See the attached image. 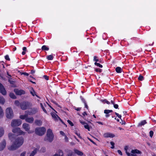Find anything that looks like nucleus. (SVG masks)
I'll use <instances>...</instances> for the list:
<instances>
[{
  "label": "nucleus",
  "mask_w": 156,
  "mask_h": 156,
  "mask_svg": "<svg viewBox=\"0 0 156 156\" xmlns=\"http://www.w3.org/2000/svg\"><path fill=\"white\" fill-rule=\"evenodd\" d=\"M75 134L77 136H78V137H79V138H80V139H82V137L80 136V134L79 133H77V130H78V129H77V128H75Z\"/></svg>",
  "instance_id": "39"
},
{
  "label": "nucleus",
  "mask_w": 156,
  "mask_h": 156,
  "mask_svg": "<svg viewBox=\"0 0 156 156\" xmlns=\"http://www.w3.org/2000/svg\"><path fill=\"white\" fill-rule=\"evenodd\" d=\"M26 122L30 123H32L34 121V119L33 117H27L26 119Z\"/></svg>",
  "instance_id": "16"
},
{
  "label": "nucleus",
  "mask_w": 156,
  "mask_h": 156,
  "mask_svg": "<svg viewBox=\"0 0 156 156\" xmlns=\"http://www.w3.org/2000/svg\"><path fill=\"white\" fill-rule=\"evenodd\" d=\"M6 145V141L5 139H3L2 141L0 143V151L3 150L5 147Z\"/></svg>",
  "instance_id": "12"
},
{
  "label": "nucleus",
  "mask_w": 156,
  "mask_h": 156,
  "mask_svg": "<svg viewBox=\"0 0 156 156\" xmlns=\"http://www.w3.org/2000/svg\"><path fill=\"white\" fill-rule=\"evenodd\" d=\"M35 92L33 87H31V90L30 91V93L33 96H34L35 94Z\"/></svg>",
  "instance_id": "31"
},
{
  "label": "nucleus",
  "mask_w": 156,
  "mask_h": 156,
  "mask_svg": "<svg viewBox=\"0 0 156 156\" xmlns=\"http://www.w3.org/2000/svg\"><path fill=\"white\" fill-rule=\"evenodd\" d=\"M22 127L26 131H27L28 133H30L31 132L30 131V125L27 123H24L23 124Z\"/></svg>",
  "instance_id": "8"
},
{
  "label": "nucleus",
  "mask_w": 156,
  "mask_h": 156,
  "mask_svg": "<svg viewBox=\"0 0 156 156\" xmlns=\"http://www.w3.org/2000/svg\"><path fill=\"white\" fill-rule=\"evenodd\" d=\"M9 97L12 99H16V95L12 93H10L9 94Z\"/></svg>",
  "instance_id": "29"
},
{
  "label": "nucleus",
  "mask_w": 156,
  "mask_h": 156,
  "mask_svg": "<svg viewBox=\"0 0 156 156\" xmlns=\"http://www.w3.org/2000/svg\"><path fill=\"white\" fill-rule=\"evenodd\" d=\"M3 115V112L1 107L0 106V117H2Z\"/></svg>",
  "instance_id": "44"
},
{
  "label": "nucleus",
  "mask_w": 156,
  "mask_h": 156,
  "mask_svg": "<svg viewBox=\"0 0 156 156\" xmlns=\"http://www.w3.org/2000/svg\"><path fill=\"white\" fill-rule=\"evenodd\" d=\"M88 139L93 144H95L96 145V143H95L94 142L93 140H92L91 139H90V138H88Z\"/></svg>",
  "instance_id": "59"
},
{
  "label": "nucleus",
  "mask_w": 156,
  "mask_h": 156,
  "mask_svg": "<svg viewBox=\"0 0 156 156\" xmlns=\"http://www.w3.org/2000/svg\"><path fill=\"white\" fill-rule=\"evenodd\" d=\"M115 109H117L118 108L119 105L118 104H114L113 105Z\"/></svg>",
  "instance_id": "54"
},
{
  "label": "nucleus",
  "mask_w": 156,
  "mask_h": 156,
  "mask_svg": "<svg viewBox=\"0 0 156 156\" xmlns=\"http://www.w3.org/2000/svg\"><path fill=\"white\" fill-rule=\"evenodd\" d=\"M80 98L83 103H86L85 100L84 99V98L82 96H80Z\"/></svg>",
  "instance_id": "50"
},
{
  "label": "nucleus",
  "mask_w": 156,
  "mask_h": 156,
  "mask_svg": "<svg viewBox=\"0 0 156 156\" xmlns=\"http://www.w3.org/2000/svg\"><path fill=\"white\" fill-rule=\"evenodd\" d=\"M115 115L118 117L122 121V122H120V123L122 124V125L124 124L125 125L126 124V122L125 121H123L121 119L122 116L120 115H119L118 113H117L116 112H115Z\"/></svg>",
  "instance_id": "21"
},
{
  "label": "nucleus",
  "mask_w": 156,
  "mask_h": 156,
  "mask_svg": "<svg viewBox=\"0 0 156 156\" xmlns=\"http://www.w3.org/2000/svg\"><path fill=\"white\" fill-rule=\"evenodd\" d=\"M14 104L17 107H20V103L18 100H16L14 102Z\"/></svg>",
  "instance_id": "35"
},
{
  "label": "nucleus",
  "mask_w": 156,
  "mask_h": 156,
  "mask_svg": "<svg viewBox=\"0 0 156 156\" xmlns=\"http://www.w3.org/2000/svg\"><path fill=\"white\" fill-rule=\"evenodd\" d=\"M81 64V62L80 61L78 62V60H76L74 63V67H75V68H77V67L80 66Z\"/></svg>",
  "instance_id": "19"
},
{
  "label": "nucleus",
  "mask_w": 156,
  "mask_h": 156,
  "mask_svg": "<svg viewBox=\"0 0 156 156\" xmlns=\"http://www.w3.org/2000/svg\"><path fill=\"white\" fill-rule=\"evenodd\" d=\"M111 145L112 146L111 147V148L112 149H113L114 148V145L115 143L114 142L112 141H111L110 143Z\"/></svg>",
  "instance_id": "48"
},
{
  "label": "nucleus",
  "mask_w": 156,
  "mask_h": 156,
  "mask_svg": "<svg viewBox=\"0 0 156 156\" xmlns=\"http://www.w3.org/2000/svg\"><path fill=\"white\" fill-rule=\"evenodd\" d=\"M84 127L85 129H87L88 131H90V128L89 125L87 123L86 125H84Z\"/></svg>",
  "instance_id": "45"
},
{
  "label": "nucleus",
  "mask_w": 156,
  "mask_h": 156,
  "mask_svg": "<svg viewBox=\"0 0 156 156\" xmlns=\"http://www.w3.org/2000/svg\"><path fill=\"white\" fill-rule=\"evenodd\" d=\"M116 72L118 73H120L122 72V69L120 67H117L115 68Z\"/></svg>",
  "instance_id": "25"
},
{
  "label": "nucleus",
  "mask_w": 156,
  "mask_h": 156,
  "mask_svg": "<svg viewBox=\"0 0 156 156\" xmlns=\"http://www.w3.org/2000/svg\"><path fill=\"white\" fill-rule=\"evenodd\" d=\"M22 121L20 119L12 120L11 123V125L12 127L18 126L22 123Z\"/></svg>",
  "instance_id": "7"
},
{
  "label": "nucleus",
  "mask_w": 156,
  "mask_h": 156,
  "mask_svg": "<svg viewBox=\"0 0 156 156\" xmlns=\"http://www.w3.org/2000/svg\"><path fill=\"white\" fill-rule=\"evenodd\" d=\"M12 132L18 135H24L25 133V132L21 130L20 128L18 127H16L14 128L12 130Z\"/></svg>",
  "instance_id": "6"
},
{
  "label": "nucleus",
  "mask_w": 156,
  "mask_h": 156,
  "mask_svg": "<svg viewBox=\"0 0 156 156\" xmlns=\"http://www.w3.org/2000/svg\"><path fill=\"white\" fill-rule=\"evenodd\" d=\"M6 117L8 119H11L13 116V111L11 108H8L6 110Z\"/></svg>",
  "instance_id": "5"
},
{
  "label": "nucleus",
  "mask_w": 156,
  "mask_h": 156,
  "mask_svg": "<svg viewBox=\"0 0 156 156\" xmlns=\"http://www.w3.org/2000/svg\"><path fill=\"white\" fill-rule=\"evenodd\" d=\"M14 91L16 94L18 95H21L25 94V92L23 90H19L18 89H14Z\"/></svg>",
  "instance_id": "10"
},
{
  "label": "nucleus",
  "mask_w": 156,
  "mask_h": 156,
  "mask_svg": "<svg viewBox=\"0 0 156 156\" xmlns=\"http://www.w3.org/2000/svg\"><path fill=\"white\" fill-rule=\"evenodd\" d=\"M40 105H41V107L43 110V111L45 113H46L47 114V111L46 110V109H45V108H44V107L43 104H42V103H40Z\"/></svg>",
  "instance_id": "38"
},
{
  "label": "nucleus",
  "mask_w": 156,
  "mask_h": 156,
  "mask_svg": "<svg viewBox=\"0 0 156 156\" xmlns=\"http://www.w3.org/2000/svg\"><path fill=\"white\" fill-rule=\"evenodd\" d=\"M95 71L96 72L101 73L102 71V69L99 68H96L95 69Z\"/></svg>",
  "instance_id": "46"
},
{
  "label": "nucleus",
  "mask_w": 156,
  "mask_h": 156,
  "mask_svg": "<svg viewBox=\"0 0 156 156\" xmlns=\"http://www.w3.org/2000/svg\"><path fill=\"white\" fill-rule=\"evenodd\" d=\"M94 65L97 66L99 67L100 68H102L103 67V66L100 64L99 63L97 62H95L94 63Z\"/></svg>",
  "instance_id": "41"
},
{
  "label": "nucleus",
  "mask_w": 156,
  "mask_h": 156,
  "mask_svg": "<svg viewBox=\"0 0 156 156\" xmlns=\"http://www.w3.org/2000/svg\"><path fill=\"white\" fill-rule=\"evenodd\" d=\"M58 152L59 154V156H64L63 152L62 150L59 149L58 151Z\"/></svg>",
  "instance_id": "36"
},
{
  "label": "nucleus",
  "mask_w": 156,
  "mask_h": 156,
  "mask_svg": "<svg viewBox=\"0 0 156 156\" xmlns=\"http://www.w3.org/2000/svg\"><path fill=\"white\" fill-rule=\"evenodd\" d=\"M80 122L82 125H84H84H86L87 123L85 122L81 121V120H80Z\"/></svg>",
  "instance_id": "56"
},
{
  "label": "nucleus",
  "mask_w": 156,
  "mask_h": 156,
  "mask_svg": "<svg viewBox=\"0 0 156 156\" xmlns=\"http://www.w3.org/2000/svg\"><path fill=\"white\" fill-rule=\"evenodd\" d=\"M8 136L9 139L12 141L15 138V135L12 133H9L8 134Z\"/></svg>",
  "instance_id": "20"
},
{
  "label": "nucleus",
  "mask_w": 156,
  "mask_h": 156,
  "mask_svg": "<svg viewBox=\"0 0 156 156\" xmlns=\"http://www.w3.org/2000/svg\"><path fill=\"white\" fill-rule=\"evenodd\" d=\"M41 49L42 50L48 51L49 50V48L46 45H44L42 47Z\"/></svg>",
  "instance_id": "30"
},
{
  "label": "nucleus",
  "mask_w": 156,
  "mask_h": 156,
  "mask_svg": "<svg viewBox=\"0 0 156 156\" xmlns=\"http://www.w3.org/2000/svg\"><path fill=\"white\" fill-rule=\"evenodd\" d=\"M68 122L70 124L71 126H73L74 125L73 123L70 120H67Z\"/></svg>",
  "instance_id": "49"
},
{
  "label": "nucleus",
  "mask_w": 156,
  "mask_h": 156,
  "mask_svg": "<svg viewBox=\"0 0 156 156\" xmlns=\"http://www.w3.org/2000/svg\"><path fill=\"white\" fill-rule=\"evenodd\" d=\"M60 134L62 135V136H65L66 135L64 132L62 131H60Z\"/></svg>",
  "instance_id": "57"
},
{
  "label": "nucleus",
  "mask_w": 156,
  "mask_h": 156,
  "mask_svg": "<svg viewBox=\"0 0 156 156\" xmlns=\"http://www.w3.org/2000/svg\"><path fill=\"white\" fill-rule=\"evenodd\" d=\"M98 57L96 56H94V57L93 61H95V62H97L99 61Z\"/></svg>",
  "instance_id": "40"
},
{
  "label": "nucleus",
  "mask_w": 156,
  "mask_h": 156,
  "mask_svg": "<svg viewBox=\"0 0 156 156\" xmlns=\"http://www.w3.org/2000/svg\"><path fill=\"white\" fill-rule=\"evenodd\" d=\"M38 150L37 148H35L34 150L30 153V156H34Z\"/></svg>",
  "instance_id": "27"
},
{
  "label": "nucleus",
  "mask_w": 156,
  "mask_h": 156,
  "mask_svg": "<svg viewBox=\"0 0 156 156\" xmlns=\"http://www.w3.org/2000/svg\"><path fill=\"white\" fill-rule=\"evenodd\" d=\"M4 133V129L2 128H0V137H1L3 135Z\"/></svg>",
  "instance_id": "32"
},
{
  "label": "nucleus",
  "mask_w": 156,
  "mask_h": 156,
  "mask_svg": "<svg viewBox=\"0 0 156 156\" xmlns=\"http://www.w3.org/2000/svg\"><path fill=\"white\" fill-rule=\"evenodd\" d=\"M35 72V71L34 70H31L30 73L32 74H33Z\"/></svg>",
  "instance_id": "63"
},
{
  "label": "nucleus",
  "mask_w": 156,
  "mask_h": 156,
  "mask_svg": "<svg viewBox=\"0 0 156 156\" xmlns=\"http://www.w3.org/2000/svg\"><path fill=\"white\" fill-rule=\"evenodd\" d=\"M46 131V129L44 127H37L35 129V134L39 136H41L44 135Z\"/></svg>",
  "instance_id": "3"
},
{
  "label": "nucleus",
  "mask_w": 156,
  "mask_h": 156,
  "mask_svg": "<svg viewBox=\"0 0 156 156\" xmlns=\"http://www.w3.org/2000/svg\"><path fill=\"white\" fill-rule=\"evenodd\" d=\"M117 152L119 154L121 155H122V151L120 150H118Z\"/></svg>",
  "instance_id": "61"
},
{
  "label": "nucleus",
  "mask_w": 156,
  "mask_h": 156,
  "mask_svg": "<svg viewBox=\"0 0 156 156\" xmlns=\"http://www.w3.org/2000/svg\"><path fill=\"white\" fill-rule=\"evenodd\" d=\"M153 134H154V132L152 131L151 130L150 131V132H149L150 136L151 137H152V136H153Z\"/></svg>",
  "instance_id": "52"
},
{
  "label": "nucleus",
  "mask_w": 156,
  "mask_h": 156,
  "mask_svg": "<svg viewBox=\"0 0 156 156\" xmlns=\"http://www.w3.org/2000/svg\"><path fill=\"white\" fill-rule=\"evenodd\" d=\"M74 151L76 154L82 156L83 154V152L78 150L77 149H74Z\"/></svg>",
  "instance_id": "22"
},
{
  "label": "nucleus",
  "mask_w": 156,
  "mask_h": 156,
  "mask_svg": "<svg viewBox=\"0 0 156 156\" xmlns=\"http://www.w3.org/2000/svg\"><path fill=\"white\" fill-rule=\"evenodd\" d=\"M147 122L145 120H144L141 121L140 122L138 125V126H142L144 125L145 124H146Z\"/></svg>",
  "instance_id": "28"
},
{
  "label": "nucleus",
  "mask_w": 156,
  "mask_h": 156,
  "mask_svg": "<svg viewBox=\"0 0 156 156\" xmlns=\"http://www.w3.org/2000/svg\"><path fill=\"white\" fill-rule=\"evenodd\" d=\"M26 153V152L25 151H24V152H23L21 154L20 156H25Z\"/></svg>",
  "instance_id": "62"
},
{
  "label": "nucleus",
  "mask_w": 156,
  "mask_h": 156,
  "mask_svg": "<svg viewBox=\"0 0 156 156\" xmlns=\"http://www.w3.org/2000/svg\"><path fill=\"white\" fill-rule=\"evenodd\" d=\"M43 77L44 79H45L46 80H48L49 79V77L47 75H44L43 76Z\"/></svg>",
  "instance_id": "55"
},
{
  "label": "nucleus",
  "mask_w": 156,
  "mask_h": 156,
  "mask_svg": "<svg viewBox=\"0 0 156 156\" xmlns=\"http://www.w3.org/2000/svg\"><path fill=\"white\" fill-rule=\"evenodd\" d=\"M38 111L37 108H33L30 111H28V114L29 115H31L36 113Z\"/></svg>",
  "instance_id": "11"
},
{
  "label": "nucleus",
  "mask_w": 156,
  "mask_h": 156,
  "mask_svg": "<svg viewBox=\"0 0 156 156\" xmlns=\"http://www.w3.org/2000/svg\"><path fill=\"white\" fill-rule=\"evenodd\" d=\"M46 58L48 60H51L53 59V56L52 55H50L47 56Z\"/></svg>",
  "instance_id": "34"
},
{
  "label": "nucleus",
  "mask_w": 156,
  "mask_h": 156,
  "mask_svg": "<svg viewBox=\"0 0 156 156\" xmlns=\"http://www.w3.org/2000/svg\"><path fill=\"white\" fill-rule=\"evenodd\" d=\"M5 102L4 98L2 96H0V104L3 105Z\"/></svg>",
  "instance_id": "26"
},
{
  "label": "nucleus",
  "mask_w": 156,
  "mask_h": 156,
  "mask_svg": "<svg viewBox=\"0 0 156 156\" xmlns=\"http://www.w3.org/2000/svg\"><path fill=\"white\" fill-rule=\"evenodd\" d=\"M28 114H25L24 115H21L20 116V118L22 120L25 119L26 121V119L27 117L28 116Z\"/></svg>",
  "instance_id": "24"
},
{
  "label": "nucleus",
  "mask_w": 156,
  "mask_h": 156,
  "mask_svg": "<svg viewBox=\"0 0 156 156\" xmlns=\"http://www.w3.org/2000/svg\"><path fill=\"white\" fill-rule=\"evenodd\" d=\"M8 80V82L11 84H13L14 82L13 81L11 80L12 79V77H7Z\"/></svg>",
  "instance_id": "33"
},
{
  "label": "nucleus",
  "mask_w": 156,
  "mask_h": 156,
  "mask_svg": "<svg viewBox=\"0 0 156 156\" xmlns=\"http://www.w3.org/2000/svg\"><path fill=\"white\" fill-rule=\"evenodd\" d=\"M51 115L52 117L55 120H56L57 119L56 116L58 117L62 121V120L60 119V118L59 117V116L56 114L55 113L51 112Z\"/></svg>",
  "instance_id": "23"
},
{
  "label": "nucleus",
  "mask_w": 156,
  "mask_h": 156,
  "mask_svg": "<svg viewBox=\"0 0 156 156\" xmlns=\"http://www.w3.org/2000/svg\"><path fill=\"white\" fill-rule=\"evenodd\" d=\"M101 101L104 104L106 103L108 105L110 104V102L108 101H107L106 99H105L103 100H101Z\"/></svg>",
  "instance_id": "37"
},
{
  "label": "nucleus",
  "mask_w": 156,
  "mask_h": 156,
  "mask_svg": "<svg viewBox=\"0 0 156 156\" xmlns=\"http://www.w3.org/2000/svg\"><path fill=\"white\" fill-rule=\"evenodd\" d=\"M103 136L105 138H108L109 137L113 138L115 136V135L113 133H105L103 134Z\"/></svg>",
  "instance_id": "13"
},
{
  "label": "nucleus",
  "mask_w": 156,
  "mask_h": 156,
  "mask_svg": "<svg viewBox=\"0 0 156 156\" xmlns=\"http://www.w3.org/2000/svg\"><path fill=\"white\" fill-rule=\"evenodd\" d=\"M24 142V138L22 136H19L15 139L12 144L8 147L10 151L14 150L21 146Z\"/></svg>",
  "instance_id": "1"
},
{
  "label": "nucleus",
  "mask_w": 156,
  "mask_h": 156,
  "mask_svg": "<svg viewBox=\"0 0 156 156\" xmlns=\"http://www.w3.org/2000/svg\"><path fill=\"white\" fill-rule=\"evenodd\" d=\"M23 51L22 52V55H25L26 53L25 52L27 51V48L25 47H24L23 48Z\"/></svg>",
  "instance_id": "43"
},
{
  "label": "nucleus",
  "mask_w": 156,
  "mask_h": 156,
  "mask_svg": "<svg viewBox=\"0 0 156 156\" xmlns=\"http://www.w3.org/2000/svg\"><path fill=\"white\" fill-rule=\"evenodd\" d=\"M75 110H76L77 111H80L81 109V108H76L75 107L74 108Z\"/></svg>",
  "instance_id": "60"
},
{
  "label": "nucleus",
  "mask_w": 156,
  "mask_h": 156,
  "mask_svg": "<svg viewBox=\"0 0 156 156\" xmlns=\"http://www.w3.org/2000/svg\"><path fill=\"white\" fill-rule=\"evenodd\" d=\"M46 151L45 148L44 147H42L41 149V151L42 152H44Z\"/></svg>",
  "instance_id": "51"
},
{
  "label": "nucleus",
  "mask_w": 156,
  "mask_h": 156,
  "mask_svg": "<svg viewBox=\"0 0 156 156\" xmlns=\"http://www.w3.org/2000/svg\"><path fill=\"white\" fill-rule=\"evenodd\" d=\"M82 115H83V116H82V117L85 121H87L88 122H90L89 121H88V119L86 117V116L88 117V116L89 115V114H87L86 112H84L83 113Z\"/></svg>",
  "instance_id": "17"
},
{
  "label": "nucleus",
  "mask_w": 156,
  "mask_h": 156,
  "mask_svg": "<svg viewBox=\"0 0 156 156\" xmlns=\"http://www.w3.org/2000/svg\"><path fill=\"white\" fill-rule=\"evenodd\" d=\"M0 93L3 95L6 94V90L3 85L0 83Z\"/></svg>",
  "instance_id": "9"
},
{
  "label": "nucleus",
  "mask_w": 156,
  "mask_h": 156,
  "mask_svg": "<svg viewBox=\"0 0 156 156\" xmlns=\"http://www.w3.org/2000/svg\"><path fill=\"white\" fill-rule=\"evenodd\" d=\"M5 60L8 61H10V59L9 58V56L8 55H6L5 56Z\"/></svg>",
  "instance_id": "47"
},
{
  "label": "nucleus",
  "mask_w": 156,
  "mask_h": 156,
  "mask_svg": "<svg viewBox=\"0 0 156 156\" xmlns=\"http://www.w3.org/2000/svg\"><path fill=\"white\" fill-rule=\"evenodd\" d=\"M54 136L52 130L50 129L47 130L46 137L44 138V140L45 141H48L49 142H51L53 140Z\"/></svg>",
  "instance_id": "2"
},
{
  "label": "nucleus",
  "mask_w": 156,
  "mask_h": 156,
  "mask_svg": "<svg viewBox=\"0 0 156 156\" xmlns=\"http://www.w3.org/2000/svg\"><path fill=\"white\" fill-rule=\"evenodd\" d=\"M131 152L132 154H131V156H136V155L135 154H141V152L140 151L137 149L132 150Z\"/></svg>",
  "instance_id": "14"
},
{
  "label": "nucleus",
  "mask_w": 156,
  "mask_h": 156,
  "mask_svg": "<svg viewBox=\"0 0 156 156\" xmlns=\"http://www.w3.org/2000/svg\"><path fill=\"white\" fill-rule=\"evenodd\" d=\"M113 111L112 110H107L106 109L104 110V113L105 114V116L106 118H108L110 115V113L112 112Z\"/></svg>",
  "instance_id": "15"
},
{
  "label": "nucleus",
  "mask_w": 156,
  "mask_h": 156,
  "mask_svg": "<svg viewBox=\"0 0 156 156\" xmlns=\"http://www.w3.org/2000/svg\"><path fill=\"white\" fill-rule=\"evenodd\" d=\"M30 103L27 101H23L20 102V108L22 110H25L29 108Z\"/></svg>",
  "instance_id": "4"
},
{
  "label": "nucleus",
  "mask_w": 156,
  "mask_h": 156,
  "mask_svg": "<svg viewBox=\"0 0 156 156\" xmlns=\"http://www.w3.org/2000/svg\"><path fill=\"white\" fill-rule=\"evenodd\" d=\"M84 104L85 107V108H87V109H88V105H87L86 102L85 103H84Z\"/></svg>",
  "instance_id": "64"
},
{
  "label": "nucleus",
  "mask_w": 156,
  "mask_h": 156,
  "mask_svg": "<svg viewBox=\"0 0 156 156\" xmlns=\"http://www.w3.org/2000/svg\"><path fill=\"white\" fill-rule=\"evenodd\" d=\"M138 80L140 81H142L144 80V78L142 75H140L138 78Z\"/></svg>",
  "instance_id": "42"
},
{
  "label": "nucleus",
  "mask_w": 156,
  "mask_h": 156,
  "mask_svg": "<svg viewBox=\"0 0 156 156\" xmlns=\"http://www.w3.org/2000/svg\"><path fill=\"white\" fill-rule=\"evenodd\" d=\"M73 153L72 151L70 152L68 154L67 156H72L73 154Z\"/></svg>",
  "instance_id": "53"
},
{
  "label": "nucleus",
  "mask_w": 156,
  "mask_h": 156,
  "mask_svg": "<svg viewBox=\"0 0 156 156\" xmlns=\"http://www.w3.org/2000/svg\"><path fill=\"white\" fill-rule=\"evenodd\" d=\"M21 74H23L26 76H28L29 75V74L28 73L26 72L22 73Z\"/></svg>",
  "instance_id": "58"
},
{
  "label": "nucleus",
  "mask_w": 156,
  "mask_h": 156,
  "mask_svg": "<svg viewBox=\"0 0 156 156\" xmlns=\"http://www.w3.org/2000/svg\"><path fill=\"white\" fill-rule=\"evenodd\" d=\"M34 123L35 125L38 126H41L42 124V121L39 119H35L34 121Z\"/></svg>",
  "instance_id": "18"
}]
</instances>
